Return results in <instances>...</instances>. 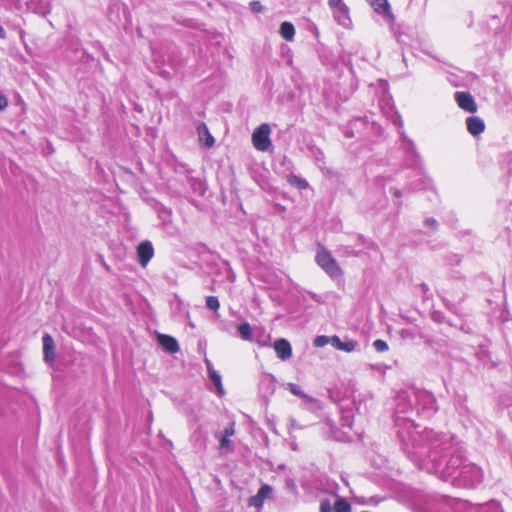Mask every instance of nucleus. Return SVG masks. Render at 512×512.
<instances>
[{"label": "nucleus", "mask_w": 512, "mask_h": 512, "mask_svg": "<svg viewBox=\"0 0 512 512\" xmlns=\"http://www.w3.org/2000/svg\"><path fill=\"white\" fill-rule=\"evenodd\" d=\"M394 429L401 450L420 469L451 482L468 461L464 448L451 433L420 429L415 417L431 418L438 411L435 396L414 387L395 396Z\"/></svg>", "instance_id": "nucleus-1"}, {"label": "nucleus", "mask_w": 512, "mask_h": 512, "mask_svg": "<svg viewBox=\"0 0 512 512\" xmlns=\"http://www.w3.org/2000/svg\"><path fill=\"white\" fill-rule=\"evenodd\" d=\"M415 173V176L412 178L408 174H404L403 172L397 173L394 177H383L379 176L376 177L374 180V185L384 190L385 187L394 180H405L403 183L402 189L390 185L388 187L389 192L398 200L395 204L398 208L402 206V202L400 201V198L403 196L404 193H411L414 191L423 190L425 188V180H424V169L419 171H413Z\"/></svg>", "instance_id": "nucleus-2"}, {"label": "nucleus", "mask_w": 512, "mask_h": 512, "mask_svg": "<svg viewBox=\"0 0 512 512\" xmlns=\"http://www.w3.org/2000/svg\"><path fill=\"white\" fill-rule=\"evenodd\" d=\"M358 410L354 399H343L339 403V411L341 418V428L338 429L334 422L327 418L324 430L333 440L340 442H348L352 439L350 431L353 427L354 411Z\"/></svg>", "instance_id": "nucleus-3"}, {"label": "nucleus", "mask_w": 512, "mask_h": 512, "mask_svg": "<svg viewBox=\"0 0 512 512\" xmlns=\"http://www.w3.org/2000/svg\"><path fill=\"white\" fill-rule=\"evenodd\" d=\"M466 290L467 285L464 276L458 271H453L447 287L443 289L442 301L450 312L459 317H462L460 305L466 299Z\"/></svg>", "instance_id": "nucleus-4"}, {"label": "nucleus", "mask_w": 512, "mask_h": 512, "mask_svg": "<svg viewBox=\"0 0 512 512\" xmlns=\"http://www.w3.org/2000/svg\"><path fill=\"white\" fill-rule=\"evenodd\" d=\"M483 478L484 474L481 467L467 461L460 472L453 476V480L450 483L459 488H474L482 483Z\"/></svg>", "instance_id": "nucleus-5"}, {"label": "nucleus", "mask_w": 512, "mask_h": 512, "mask_svg": "<svg viewBox=\"0 0 512 512\" xmlns=\"http://www.w3.org/2000/svg\"><path fill=\"white\" fill-rule=\"evenodd\" d=\"M315 261L332 279L342 277V269L332 254L324 247L317 249Z\"/></svg>", "instance_id": "nucleus-6"}, {"label": "nucleus", "mask_w": 512, "mask_h": 512, "mask_svg": "<svg viewBox=\"0 0 512 512\" xmlns=\"http://www.w3.org/2000/svg\"><path fill=\"white\" fill-rule=\"evenodd\" d=\"M402 146L405 151V165L413 171L423 170L421 157L416 150L414 142L401 132Z\"/></svg>", "instance_id": "nucleus-7"}, {"label": "nucleus", "mask_w": 512, "mask_h": 512, "mask_svg": "<svg viewBox=\"0 0 512 512\" xmlns=\"http://www.w3.org/2000/svg\"><path fill=\"white\" fill-rule=\"evenodd\" d=\"M271 129L267 123L261 124L252 134V143L259 151H267L271 146Z\"/></svg>", "instance_id": "nucleus-8"}, {"label": "nucleus", "mask_w": 512, "mask_h": 512, "mask_svg": "<svg viewBox=\"0 0 512 512\" xmlns=\"http://www.w3.org/2000/svg\"><path fill=\"white\" fill-rule=\"evenodd\" d=\"M455 408L461 418V421L467 424H473L475 419L474 412L470 409L467 403V396L463 394H457L455 397Z\"/></svg>", "instance_id": "nucleus-9"}, {"label": "nucleus", "mask_w": 512, "mask_h": 512, "mask_svg": "<svg viewBox=\"0 0 512 512\" xmlns=\"http://www.w3.org/2000/svg\"><path fill=\"white\" fill-rule=\"evenodd\" d=\"M368 120L366 117H357L347 123L343 129L346 138H354L362 136L363 131L367 128Z\"/></svg>", "instance_id": "nucleus-10"}, {"label": "nucleus", "mask_w": 512, "mask_h": 512, "mask_svg": "<svg viewBox=\"0 0 512 512\" xmlns=\"http://www.w3.org/2000/svg\"><path fill=\"white\" fill-rule=\"evenodd\" d=\"M137 260L145 268L154 256V247L151 241L144 240L136 247Z\"/></svg>", "instance_id": "nucleus-11"}, {"label": "nucleus", "mask_w": 512, "mask_h": 512, "mask_svg": "<svg viewBox=\"0 0 512 512\" xmlns=\"http://www.w3.org/2000/svg\"><path fill=\"white\" fill-rule=\"evenodd\" d=\"M455 101L457 105L464 111L475 113L477 111V104L474 97L470 92L458 91L455 93Z\"/></svg>", "instance_id": "nucleus-12"}, {"label": "nucleus", "mask_w": 512, "mask_h": 512, "mask_svg": "<svg viewBox=\"0 0 512 512\" xmlns=\"http://www.w3.org/2000/svg\"><path fill=\"white\" fill-rule=\"evenodd\" d=\"M368 2L377 14L382 15L390 22L395 20V16L388 0H368Z\"/></svg>", "instance_id": "nucleus-13"}, {"label": "nucleus", "mask_w": 512, "mask_h": 512, "mask_svg": "<svg viewBox=\"0 0 512 512\" xmlns=\"http://www.w3.org/2000/svg\"><path fill=\"white\" fill-rule=\"evenodd\" d=\"M273 348L277 357L282 361H287L292 357V346L290 342L284 338L277 339L273 344Z\"/></svg>", "instance_id": "nucleus-14"}, {"label": "nucleus", "mask_w": 512, "mask_h": 512, "mask_svg": "<svg viewBox=\"0 0 512 512\" xmlns=\"http://www.w3.org/2000/svg\"><path fill=\"white\" fill-rule=\"evenodd\" d=\"M330 8L333 9V16L336 22L344 28H349L351 25V19L347 5L344 3Z\"/></svg>", "instance_id": "nucleus-15"}, {"label": "nucleus", "mask_w": 512, "mask_h": 512, "mask_svg": "<svg viewBox=\"0 0 512 512\" xmlns=\"http://www.w3.org/2000/svg\"><path fill=\"white\" fill-rule=\"evenodd\" d=\"M276 378L272 374H264L259 382V390L263 397L268 398L274 394Z\"/></svg>", "instance_id": "nucleus-16"}, {"label": "nucleus", "mask_w": 512, "mask_h": 512, "mask_svg": "<svg viewBox=\"0 0 512 512\" xmlns=\"http://www.w3.org/2000/svg\"><path fill=\"white\" fill-rule=\"evenodd\" d=\"M272 493V487L268 484H263L256 495L250 497L249 505L255 508H261L263 506L264 500L269 497Z\"/></svg>", "instance_id": "nucleus-17"}, {"label": "nucleus", "mask_w": 512, "mask_h": 512, "mask_svg": "<svg viewBox=\"0 0 512 512\" xmlns=\"http://www.w3.org/2000/svg\"><path fill=\"white\" fill-rule=\"evenodd\" d=\"M157 340L163 350L170 354L177 353L180 349L178 341L170 335L159 334Z\"/></svg>", "instance_id": "nucleus-18"}, {"label": "nucleus", "mask_w": 512, "mask_h": 512, "mask_svg": "<svg viewBox=\"0 0 512 512\" xmlns=\"http://www.w3.org/2000/svg\"><path fill=\"white\" fill-rule=\"evenodd\" d=\"M43 342V358L47 363H52L55 359V344L51 335L44 334L42 337Z\"/></svg>", "instance_id": "nucleus-19"}, {"label": "nucleus", "mask_w": 512, "mask_h": 512, "mask_svg": "<svg viewBox=\"0 0 512 512\" xmlns=\"http://www.w3.org/2000/svg\"><path fill=\"white\" fill-rule=\"evenodd\" d=\"M196 131L199 141L203 143L205 147L210 148L214 145L215 139L204 122L198 123L196 126Z\"/></svg>", "instance_id": "nucleus-20"}, {"label": "nucleus", "mask_w": 512, "mask_h": 512, "mask_svg": "<svg viewBox=\"0 0 512 512\" xmlns=\"http://www.w3.org/2000/svg\"><path fill=\"white\" fill-rule=\"evenodd\" d=\"M467 130L473 136L481 134L485 129L484 121L477 116H470L466 120Z\"/></svg>", "instance_id": "nucleus-21"}, {"label": "nucleus", "mask_w": 512, "mask_h": 512, "mask_svg": "<svg viewBox=\"0 0 512 512\" xmlns=\"http://www.w3.org/2000/svg\"><path fill=\"white\" fill-rule=\"evenodd\" d=\"M252 342H255L259 347H269L271 343V336L263 327H254Z\"/></svg>", "instance_id": "nucleus-22"}, {"label": "nucleus", "mask_w": 512, "mask_h": 512, "mask_svg": "<svg viewBox=\"0 0 512 512\" xmlns=\"http://www.w3.org/2000/svg\"><path fill=\"white\" fill-rule=\"evenodd\" d=\"M286 181L298 190H306L310 188L308 181L301 176L293 174L291 171L286 175Z\"/></svg>", "instance_id": "nucleus-23"}, {"label": "nucleus", "mask_w": 512, "mask_h": 512, "mask_svg": "<svg viewBox=\"0 0 512 512\" xmlns=\"http://www.w3.org/2000/svg\"><path fill=\"white\" fill-rule=\"evenodd\" d=\"M308 150L310 153V156L313 158L316 166L323 170L325 168V155L324 152L315 145H309Z\"/></svg>", "instance_id": "nucleus-24"}, {"label": "nucleus", "mask_w": 512, "mask_h": 512, "mask_svg": "<svg viewBox=\"0 0 512 512\" xmlns=\"http://www.w3.org/2000/svg\"><path fill=\"white\" fill-rule=\"evenodd\" d=\"M302 406L304 409L311 411L313 413H318L323 408V404L320 400L311 397L308 394L306 395V397L302 399Z\"/></svg>", "instance_id": "nucleus-25"}, {"label": "nucleus", "mask_w": 512, "mask_h": 512, "mask_svg": "<svg viewBox=\"0 0 512 512\" xmlns=\"http://www.w3.org/2000/svg\"><path fill=\"white\" fill-rule=\"evenodd\" d=\"M210 381L212 382L215 392L219 397H223L225 395V389L222 384V377L218 371H212V373L208 374Z\"/></svg>", "instance_id": "nucleus-26"}, {"label": "nucleus", "mask_w": 512, "mask_h": 512, "mask_svg": "<svg viewBox=\"0 0 512 512\" xmlns=\"http://www.w3.org/2000/svg\"><path fill=\"white\" fill-rule=\"evenodd\" d=\"M237 331L239 337L244 341H253V333L254 327H252L248 322H242L237 326Z\"/></svg>", "instance_id": "nucleus-27"}, {"label": "nucleus", "mask_w": 512, "mask_h": 512, "mask_svg": "<svg viewBox=\"0 0 512 512\" xmlns=\"http://www.w3.org/2000/svg\"><path fill=\"white\" fill-rule=\"evenodd\" d=\"M279 33L286 41H293L295 37V27L291 22L284 21L280 25Z\"/></svg>", "instance_id": "nucleus-28"}, {"label": "nucleus", "mask_w": 512, "mask_h": 512, "mask_svg": "<svg viewBox=\"0 0 512 512\" xmlns=\"http://www.w3.org/2000/svg\"><path fill=\"white\" fill-rule=\"evenodd\" d=\"M477 512H503L501 505L496 501H490L486 504L475 507Z\"/></svg>", "instance_id": "nucleus-29"}, {"label": "nucleus", "mask_w": 512, "mask_h": 512, "mask_svg": "<svg viewBox=\"0 0 512 512\" xmlns=\"http://www.w3.org/2000/svg\"><path fill=\"white\" fill-rule=\"evenodd\" d=\"M189 185L191 189L200 196H203L206 192V185L201 179L190 178Z\"/></svg>", "instance_id": "nucleus-30"}, {"label": "nucleus", "mask_w": 512, "mask_h": 512, "mask_svg": "<svg viewBox=\"0 0 512 512\" xmlns=\"http://www.w3.org/2000/svg\"><path fill=\"white\" fill-rule=\"evenodd\" d=\"M353 247L354 249L359 247L374 249L376 247V244L372 240L365 238L363 235L358 234L356 235L355 244Z\"/></svg>", "instance_id": "nucleus-31"}, {"label": "nucleus", "mask_w": 512, "mask_h": 512, "mask_svg": "<svg viewBox=\"0 0 512 512\" xmlns=\"http://www.w3.org/2000/svg\"><path fill=\"white\" fill-rule=\"evenodd\" d=\"M431 319L439 324L445 323L450 327L457 328V325L447 319L446 315L441 311H433L431 313Z\"/></svg>", "instance_id": "nucleus-32"}, {"label": "nucleus", "mask_w": 512, "mask_h": 512, "mask_svg": "<svg viewBox=\"0 0 512 512\" xmlns=\"http://www.w3.org/2000/svg\"><path fill=\"white\" fill-rule=\"evenodd\" d=\"M333 512H351V505L346 499L339 497L334 503Z\"/></svg>", "instance_id": "nucleus-33"}, {"label": "nucleus", "mask_w": 512, "mask_h": 512, "mask_svg": "<svg viewBox=\"0 0 512 512\" xmlns=\"http://www.w3.org/2000/svg\"><path fill=\"white\" fill-rule=\"evenodd\" d=\"M216 437L218 438L220 442V449L225 450L227 452H230L233 450L234 446L232 441L229 439V437L221 436L216 434Z\"/></svg>", "instance_id": "nucleus-34"}, {"label": "nucleus", "mask_w": 512, "mask_h": 512, "mask_svg": "<svg viewBox=\"0 0 512 512\" xmlns=\"http://www.w3.org/2000/svg\"><path fill=\"white\" fill-rule=\"evenodd\" d=\"M286 389L289 390L293 395L301 398V400L307 395L299 385L294 383H287Z\"/></svg>", "instance_id": "nucleus-35"}, {"label": "nucleus", "mask_w": 512, "mask_h": 512, "mask_svg": "<svg viewBox=\"0 0 512 512\" xmlns=\"http://www.w3.org/2000/svg\"><path fill=\"white\" fill-rule=\"evenodd\" d=\"M206 307L214 312H217L220 308V302L216 296L206 297Z\"/></svg>", "instance_id": "nucleus-36"}, {"label": "nucleus", "mask_w": 512, "mask_h": 512, "mask_svg": "<svg viewBox=\"0 0 512 512\" xmlns=\"http://www.w3.org/2000/svg\"><path fill=\"white\" fill-rule=\"evenodd\" d=\"M489 29H492L495 33V35H498V33L501 30V21L498 16H492L488 23Z\"/></svg>", "instance_id": "nucleus-37"}, {"label": "nucleus", "mask_w": 512, "mask_h": 512, "mask_svg": "<svg viewBox=\"0 0 512 512\" xmlns=\"http://www.w3.org/2000/svg\"><path fill=\"white\" fill-rule=\"evenodd\" d=\"M424 227L430 230L431 232H435L438 230L439 223L434 217H427L424 222Z\"/></svg>", "instance_id": "nucleus-38"}, {"label": "nucleus", "mask_w": 512, "mask_h": 512, "mask_svg": "<svg viewBox=\"0 0 512 512\" xmlns=\"http://www.w3.org/2000/svg\"><path fill=\"white\" fill-rule=\"evenodd\" d=\"M339 251L344 255V256H358L361 252V250H357V249H354L353 246L351 245H345V246H342Z\"/></svg>", "instance_id": "nucleus-39"}, {"label": "nucleus", "mask_w": 512, "mask_h": 512, "mask_svg": "<svg viewBox=\"0 0 512 512\" xmlns=\"http://www.w3.org/2000/svg\"><path fill=\"white\" fill-rule=\"evenodd\" d=\"M461 257L458 254H449L445 258V262L450 267H456L461 263Z\"/></svg>", "instance_id": "nucleus-40"}, {"label": "nucleus", "mask_w": 512, "mask_h": 512, "mask_svg": "<svg viewBox=\"0 0 512 512\" xmlns=\"http://www.w3.org/2000/svg\"><path fill=\"white\" fill-rule=\"evenodd\" d=\"M372 346L374 347V349L377 352H380V353L386 352L389 349L388 344L386 343V341H384L382 339H376L372 343Z\"/></svg>", "instance_id": "nucleus-41"}, {"label": "nucleus", "mask_w": 512, "mask_h": 512, "mask_svg": "<svg viewBox=\"0 0 512 512\" xmlns=\"http://www.w3.org/2000/svg\"><path fill=\"white\" fill-rule=\"evenodd\" d=\"M313 344L315 347L318 348L324 347L327 344H330V337L325 335H319L314 339Z\"/></svg>", "instance_id": "nucleus-42"}, {"label": "nucleus", "mask_w": 512, "mask_h": 512, "mask_svg": "<svg viewBox=\"0 0 512 512\" xmlns=\"http://www.w3.org/2000/svg\"><path fill=\"white\" fill-rule=\"evenodd\" d=\"M358 343L354 340L343 341L340 350L345 352H352L356 349Z\"/></svg>", "instance_id": "nucleus-43"}, {"label": "nucleus", "mask_w": 512, "mask_h": 512, "mask_svg": "<svg viewBox=\"0 0 512 512\" xmlns=\"http://www.w3.org/2000/svg\"><path fill=\"white\" fill-rule=\"evenodd\" d=\"M235 423L234 422H230L223 430L222 434H220L221 436H225V437H231L234 435L235 433Z\"/></svg>", "instance_id": "nucleus-44"}, {"label": "nucleus", "mask_w": 512, "mask_h": 512, "mask_svg": "<svg viewBox=\"0 0 512 512\" xmlns=\"http://www.w3.org/2000/svg\"><path fill=\"white\" fill-rule=\"evenodd\" d=\"M250 6V10L253 12V13H260L263 11V5L261 4L260 1L258 0H253L250 2L249 4Z\"/></svg>", "instance_id": "nucleus-45"}, {"label": "nucleus", "mask_w": 512, "mask_h": 512, "mask_svg": "<svg viewBox=\"0 0 512 512\" xmlns=\"http://www.w3.org/2000/svg\"><path fill=\"white\" fill-rule=\"evenodd\" d=\"M333 508L328 499H324L320 503V512H332Z\"/></svg>", "instance_id": "nucleus-46"}, {"label": "nucleus", "mask_w": 512, "mask_h": 512, "mask_svg": "<svg viewBox=\"0 0 512 512\" xmlns=\"http://www.w3.org/2000/svg\"><path fill=\"white\" fill-rule=\"evenodd\" d=\"M342 343L343 341L337 335L330 337V344L337 350H340Z\"/></svg>", "instance_id": "nucleus-47"}, {"label": "nucleus", "mask_w": 512, "mask_h": 512, "mask_svg": "<svg viewBox=\"0 0 512 512\" xmlns=\"http://www.w3.org/2000/svg\"><path fill=\"white\" fill-rule=\"evenodd\" d=\"M285 487H286V489H288L292 493H296L297 492V485L295 484L294 480L291 479V478H288V479L285 480Z\"/></svg>", "instance_id": "nucleus-48"}, {"label": "nucleus", "mask_w": 512, "mask_h": 512, "mask_svg": "<svg viewBox=\"0 0 512 512\" xmlns=\"http://www.w3.org/2000/svg\"><path fill=\"white\" fill-rule=\"evenodd\" d=\"M158 214H159V218H161L164 222H166V221H168L171 212H170V210H168L166 208H162L161 210H159Z\"/></svg>", "instance_id": "nucleus-49"}, {"label": "nucleus", "mask_w": 512, "mask_h": 512, "mask_svg": "<svg viewBox=\"0 0 512 512\" xmlns=\"http://www.w3.org/2000/svg\"><path fill=\"white\" fill-rule=\"evenodd\" d=\"M459 329L466 333V334H470V333H473V329L471 328V326L467 323H461V325L459 326Z\"/></svg>", "instance_id": "nucleus-50"}, {"label": "nucleus", "mask_w": 512, "mask_h": 512, "mask_svg": "<svg viewBox=\"0 0 512 512\" xmlns=\"http://www.w3.org/2000/svg\"><path fill=\"white\" fill-rule=\"evenodd\" d=\"M281 49H282V51H283V52L286 50V52H287V54H288L287 64H288V65H292L293 60H292L291 51H290L289 47H288V46H286V45H282V48H281Z\"/></svg>", "instance_id": "nucleus-51"}, {"label": "nucleus", "mask_w": 512, "mask_h": 512, "mask_svg": "<svg viewBox=\"0 0 512 512\" xmlns=\"http://www.w3.org/2000/svg\"><path fill=\"white\" fill-rule=\"evenodd\" d=\"M8 106V100L4 95L0 94V111L4 110Z\"/></svg>", "instance_id": "nucleus-52"}, {"label": "nucleus", "mask_w": 512, "mask_h": 512, "mask_svg": "<svg viewBox=\"0 0 512 512\" xmlns=\"http://www.w3.org/2000/svg\"><path fill=\"white\" fill-rule=\"evenodd\" d=\"M205 364H206L208 374L212 373V371H216L213 367L212 362L209 359H207V358L205 359Z\"/></svg>", "instance_id": "nucleus-53"}, {"label": "nucleus", "mask_w": 512, "mask_h": 512, "mask_svg": "<svg viewBox=\"0 0 512 512\" xmlns=\"http://www.w3.org/2000/svg\"><path fill=\"white\" fill-rule=\"evenodd\" d=\"M394 117H395V119L393 120L394 123L397 124L399 128H402L403 127V121H402L400 115L395 113Z\"/></svg>", "instance_id": "nucleus-54"}, {"label": "nucleus", "mask_w": 512, "mask_h": 512, "mask_svg": "<svg viewBox=\"0 0 512 512\" xmlns=\"http://www.w3.org/2000/svg\"><path fill=\"white\" fill-rule=\"evenodd\" d=\"M344 4L342 0H328V5L330 7H335L337 5Z\"/></svg>", "instance_id": "nucleus-55"}, {"label": "nucleus", "mask_w": 512, "mask_h": 512, "mask_svg": "<svg viewBox=\"0 0 512 512\" xmlns=\"http://www.w3.org/2000/svg\"><path fill=\"white\" fill-rule=\"evenodd\" d=\"M6 37V32L4 28L0 25V38L4 39Z\"/></svg>", "instance_id": "nucleus-56"}, {"label": "nucleus", "mask_w": 512, "mask_h": 512, "mask_svg": "<svg viewBox=\"0 0 512 512\" xmlns=\"http://www.w3.org/2000/svg\"><path fill=\"white\" fill-rule=\"evenodd\" d=\"M286 163L291 164L290 160H289L286 156H284V157H283L282 164L284 165V164H286Z\"/></svg>", "instance_id": "nucleus-57"}, {"label": "nucleus", "mask_w": 512, "mask_h": 512, "mask_svg": "<svg viewBox=\"0 0 512 512\" xmlns=\"http://www.w3.org/2000/svg\"><path fill=\"white\" fill-rule=\"evenodd\" d=\"M423 289H426L427 288V285L426 284H423L422 285Z\"/></svg>", "instance_id": "nucleus-58"}]
</instances>
